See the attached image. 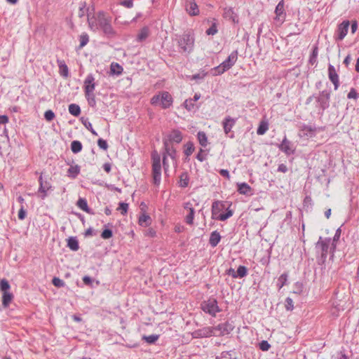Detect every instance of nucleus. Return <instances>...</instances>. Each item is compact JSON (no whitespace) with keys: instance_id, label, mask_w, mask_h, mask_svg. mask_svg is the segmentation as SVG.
<instances>
[{"instance_id":"nucleus-30","label":"nucleus","mask_w":359,"mask_h":359,"mask_svg":"<svg viewBox=\"0 0 359 359\" xmlns=\"http://www.w3.org/2000/svg\"><path fill=\"white\" fill-rule=\"evenodd\" d=\"M250 189V187L246 183L238 184V191L240 194H247Z\"/></svg>"},{"instance_id":"nucleus-60","label":"nucleus","mask_w":359,"mask_h":359,"mask_svg":"<svg viewBox=\"0 0 359 359\" xmlns=\"http://www.w3.org/2000/svg\"><path fill=\"white\" fill-rule=\"evenodd\" d=\"M121 5L128 8H131L133 6V0H123L121 2Z\"/></svg>"},{"instance_id":"nucleus-37","label":"nucleus","mask_w":359,"mask_h":359,"mask_svg":"<svg viewBox=\"0 0 359 359\" xmlns=\"http://www.w3.org/2000/svg\"><path fill=\"white\" fill-rule=\"evenodd\" d=\"M340 236H341V229L339 228L337 231H336V233L334 234V236L332 239V241L331 240V243H332V247L330 248V250H335V248H336V243L339 241V238H340Z\"/></svg>"},{"instance_id":"nucleus-44","label":"nucleus","mask_w":359,"mask_h":359,"mask_svg":"<svg viewBox=\"0 0 359 359\" xmlns=\"http://www.w3.org/2000/svg\"><path fill=\"white\" fill-rule=\"evenodd\" d=\"M85 96L88 102V104L91 106V107H94L95 105V94L94 93H89V94H85Z\"/></svg>"},{"instance_id":"nucleus-31","label":"nucleus","mask_w":359,"mask_h":359,"mask_svg":"<svg viewBox=\"0 0 359 359\" xmlns=\"http://www.w3.org/2000/svg\"><path fill=\"white\" fill-rule=\"evenodd\" d=\"M189 178L187 172H183L180 177V185L182 187H187L189 184Z\"/></svg>"},{"instance_id":"nucleus-20","label":"nucleus","mask_w":359,"mask_h":359,"mask_svg":"<svg viewBox=\"0 0 359 359\" xmlns=\"http://www.w3.org/2000/svg\"><path fill=\"white\" fill-rule=\"evenodd\" d=\"M169 142H174L176 143H180L182 140V133L178 130H174L171 132V133L168 136V139H165Z\"/></svg>"},{"instance_id":"nucleus-56","label":"nucleus","mask_w":359,"mask_h":359,"mask_svg":"<svg viewBox=\"0 0 359 359\" xmlns=\"http://www.w3.org/2000/svg\"><path fill=\"white\" fill-rule=\"evenodd\" d=\"M205 151L204 150H203L202 149H200L199 152L198 153L197 156H196V158L201 161V162H203V161L205 160L206 157H205Z\"/></svg>"},{"instance_id":"nucleus-23","label":"nucleus","mask_w":359,"mask_h":359,"mask_svg":"<svg viewBox=\"0 0 359 359\" xmlns=\"http://www.w3.org/2000/svg\"><path fill=\"white\" fill-rule=\"evenodd\" d=\"M221 240V236L217 231H214L211 233L209 243L212 247H216Z\"/></svg>"},{"instance_id":"nucleus-41","label":"nucleus","mask_w":359,"mask_h":359,"mask_svg":"<svg viewBox=\"0 0 359 359\" xmlns=\"http://www.w3.org/2000/svg\"><path fill=\"white\" fill-rule=\"evenodd\" d=\"M248 273V269L244 266H239L237 271H236V275L237 277L243 278L245 277Z\"/></svg>"},{"instance_id":"nucleus-45","label":"nucleus","mask_w":359,"mask_h":359,"mask_svg":"<svg viewBox=\"0 0 359 359\" xmlns=\"http://www.w3.org/2000/svg\"><path fill=\"white\" fill-rule=\"evenodd\" d=\"M233 215V211L231 210H228L226 213L220 214L217 219L220 221H225L228 218L231 217Z\"/></svg>"},{"instance_id":"nucleus-7","label":"nucleus","mask_w":359,"mask_h":359,"mask_svg":"<svg viewBox=\"0 0 359 359\" xmlns=\"http://www.w3.org/2000/svg\"><path fill=\"white\" fill-rule=\"evenodd\" d=\"M201 309L212 316H215L216 313L220 311L215 299H210L203 302L201 304Z\"/></svg>"},{"instance_id":"nucleus-29","label":"nucleus","mask_w":359,"mask_h":359,"mask_svg":"<svg viewBox=\"0 0 359 359\" xmlns=\"http://www.w3.org/2000/svg\"><path fill=\"white\" fill-rule=\"evenodd\" d=\"M198 142L202 147H206L208 144V138L204 132L200 131L197 135Z\"/></svg>"},{"instance_id":"nucleus-8","label":"nucleus","mask_w":359,"mask_h":359,"mask_svg":"<svg viewBox=\"0 0 359 359\" xmlns=\"http://www.w3.org/2000/svg\"><path fill=\"white\" fill-rule=\"evenodd\" d=\"M276 16L274 18L275 23L277 26L281 25L285 20V13L284 11V2L280 1L275 9Z\"/></svg>"},{"instance_id":"nucleus-19","label":"nucleus","mask_w":359,"mask_h":359,"mask_svg":"<svg viewBox=\"0 0 359 359\" xmlns=\"http://www.w3.org/2000/svg\"><path fill=\"white\" fill-rule=\"evenodd\" d=\"M236 118H233L230 116H227L224 119L222 125L225 134L227 135L231 131L232 127L236 123Z\"/></svg>"},{"instance_id":"nucleus-53","label":"nucleus","mask_w":359,"mask_h":359,"mask_svg":"<svg viewBox=\"0 0 359 359\" xmlns=\"http://www.w3.org/2000/svg\"><path fill=\"white\" fill-rule=\"evenodd\" d=\"M294 293L295 294H301L303 291V284L302 283L297 282L294 285Z\"/></svg>"},{"instance_id":"nucleus-21","label":"nucleus","mask_w":359,"mask_h":359,"mask_svg":"<svg viewBox=\"0 0 359 359\" xmlns=\"http://www.w3.org/2000/svg\"><path fill=\"white\" fill-rule=\"evenodd\" d=\"M39 191L43 194L42 196V198H44L46 196L47 191L50 189V185L48 182H44L43 181L42 175H41L39 177Z\"/></svg>"},{"instance_id":"nucleus-43","label":"nucleus","mask_w":359,"mask_h":359,"mask_svg":"<svg viewBox=\"0 0 359 359\" xmlns=\"http://www.w3.org/2000/svg\"><path fill=\"white\" fill-rule=\"evenodd\" d=\"M0 289L4 292H8L10 289V285L8 280L3 279L0 282Z\"/></svg>"},{"instance_id":"nucleus-49","label":"nucleus","mask_w":359,"mask_h":359,"mask_svg":"<svg viewBox=\"0 0 359 359\" xmlns=\"http://www.w3.org/2000/svg\"><path fill=\"white\" fill-rule=\"evenodd\" d=\"M44 118L48 121H51L55 118V114L52 110H47L44 113Z\"/></svg>"},{"instance_id":"nucleus-2","label":"nucleus","mask_w":359,"mask_h":359,"mask_svg":"<svg viewBox=\"0 0 359 359\" xmlns=\"http://www.w3.org/2000/svg\"><path fill=\"white\" fill-rule=\"evenodd\" d=\"M173 102L171 95L167 91H162L158 95H155L151 99L152 105H160L163 109L169 108Z\"/></svg>"},{"instance_id":"nucleus-32","label":"nucleus","mask_w":359,"mask_h":359,"mask_svg":"<svg viewBox=\"0 0 359 359\" xmlns=\"http://www.w3.org/2000/svg\"><path fill=\"white\" fill-rule=\"evenodd\" d=\"M71 149L74 154L80 152L82 149L81 143L77 140L73 141L71 144Z\"/></svg>"},{"instance_id":"nucleus-35","label":"nucleus","mask_w":359,"mask_h":359,"mask_svg":"<svg viewBox=\"0 0 359 359\" xmlns=\"http://www.w3.org/2000/svg\"><path fill=\"white\" fill-rule=\"evenodd\" d=\"M151 218L149 215H142L139 218V224L141 226H147L150 224Z\"/></svg>"},{"instance_id":"nucleus-4","label":"nucleus","mask_w":359,"mask_h":359,"mask_svg":"<svg viewBox=\"0 0 359 359\" xmlns=\"http://www.w3.org/2000/svg\"><path fill=\"white\" fill-rule=\"evenodd\" d=\"M95 20L97 21L99 27L106 35L108 36L114 35L115 32L111 27V20L107 18L103 12H99Z\"/></svg>"},{"instance_id":"nucleus-51","label":"nucleus","mask_w":359,"mask_h":359,"mask_svg":"<svg viewBox=\"0 0 359 359\" xmlns=\"http://www.w3.org/2000/svg\"><path fill=\"white\" fill-rule=\"evenodd\" d=\"M285 308L287 311H292L294 308L293 301L291 298L287 297L285 299Z\"/></svg>"},{"instance_id":"nucleus-16","label":"nucleus","mask_w":359,"mask_h":359,"mask_svg":"<svg viewBox=\"0 0 359 359\" xmlns=\"http://www.w3.org/2000/svg\"><path fill=\"white\" fill-rule=\"evenodd\" d=\"M163 145L165 149L163 154H165V156H170L172 160H175L176 156V150L173 148L171 143L166 140H163Z\"/></svg>"},{"instance_id":"nucleus-9","label":"nucleus","mask_w":359,"mask_h":359,"mask_svg":"<svg viewBox=\"0 0 359 359\" xmlns=\"http://www.w3.org/2000/svg\"><path fill=\"white\" fill-rule=\"evenodd\" d=\"M233 328L234 326L232 325V323L228 321L214 327L215 332H216L217 335L228 334L233 330Z\"/></svg>"},{"instance_id":"nucleus-10","label":"nucleus","mask_w":359,"mask_h":359,"mask_svg":"<svg viewBox=\"0 0 359 359\" xmlns=\"http://www.w3.org/2000/svg\"><path fill=\"white\" fill-rule=\"evenodd\" d=\"M183 208L187 211V215L185 216V222L189 225L194 224L195 210L193 204L191 202H186L183 204Z\"/></svg>"},{"instance_id":"nucleus-15","label":"nucleus","mask_w":359,"mask_h":359,"mask_svg":"<svg viewBox=\"0 0 359 359\" xmlns=\"http://www.w3.org/2000/svg\"><path fill=\"white\" fill-rule=\"evenodd\" d=\"M350 25V22L348 20L343 21L339 26L337 29L338 36L337 39L341 41L346 36L348 30V27Z\"/></svg>"},{"instance_id":"nucleus-33","label":"nucleus","mask_w":359,"mask_h":359,"mask_svg":"<svg viewBox=\"0 0 359 359\" xmlns=\"http://www.w3.org/2000/svg\"><path fill=\"white\" fill-rule=\"evenodd\" d=\"M77 205L82 210H83L86 212H89V208H88V203H87V201L86 199L79 198L77 201Z\"/></svg>"},{"instance_id":"nucleus-48","label":"nucleus","mask_w":359,"mask_h":359,"mask_svg":"<svg viewBox=\"0 0 359 359\" xmlns=\"http://www.w3.org/2000/svg\"><path fill=\"white\" fill-rule=\"evenodd\" d=\"M52 283L57 287H61L65 285V282L57 277H54L52 280Z\"/></svg>"},{"instance_id":"nucleus-40","label":"nucleus","mask_w":359,"mask_h":359,"mask_svg":"<svg viewBox=\"0 0 359 359\" xmlns=\"http://www.w3.org/2000/svg\"><path fill=\"white\" fill-rule=\"evenodd\" d=\"M158 337L159 336L158 334H151L149 336H144L142 339L149 344H154L158 340Z\"/></svg>"},{"instance_id":"nucleus-54","label":"nucleus","mask_w":359,"mask_h":359,"mask_svg":"<svg viewBox=\"0 0 359 359\" xmlns=\"http://www.w3.org/2000/svg\"><path fill=\"white\" fill-rule=\"evenodd\" d=\"M97 144L99 147L103 150H107L108 149L107 142L103 139H99L97 141Z\"/></svg>"},{"instance_id":"nucleus-25","label":"nucleus","mask_w":359,"mask_h":359,"mask_svg":"<svg viewBox=\"0 0 359 359\" xmlns=\"http://www.w3.org/2000/svg\"><path fill=\"white\" fill-rule=\"evenodd\" d=\"M149 34V30L147 27H144L140 29V33L137 34V41L142 42L144 41Z\"/></svg>"},{"instance_id":"nucleus-50","label":"nucleus","mask_w":359,"mask_h":359,"mask_svg":"<svg viewBox=\"0 0 359 359\" xmlns=\"http://www.w3.org/2000/svg\"><path fill=\"white\" fill-rule=\"evenodd\" d=\"M112 236L113 233L112 231L110 229H104L101 234L102 238L104 239H109L111 238Z\"/></svg>"},{"instance_id":"nucleus-38","label":"nucleus","mask_w":359,"mask_h":359,"mask_svg":"<svg viewBox=\"0 0 359 359\" xmlns=\"http://www.w3.org/2000/svg\"><path fill=\"white\" fill-rule=\"evenodd\" d=\"M79 41H80L79 48H82L89 41V36H88V35L87 34H86V33H83L80 36V37H79Z\"/></svg>"},{"instance_id":"nucleus-11","label":"nucleus","mask_w":359,"mask_h":359,"mask_svg":"<svg viewBox=\"0 0 359 359\" xmlns=\"http://www.w3.org/2000/svg\"><path fill=\"white\" fill-rule=\"evenodd\" d=\"M83 88L85 94L94 93L95 88V78L93 74H88L84 80Z\"/></svg>"},{"instance_id":"nucleus-62","label":"nucleus","mask_w":359,"mask_h":359,"mask_svg":"<svg viewBox=\"0 0 359 359\" xmlns=\"http://www.w3.org/2000/svg\"><path fill=\"white\" fill-rule=\"evenodd\" d=\"M83 124L86 126V128L92 133V134H93L94 135H97V133L95 132V130H94V129L92 127V124L90 122L86 121L83 123Z\"/></svg>"},{"instance_id":"nucleus-47","label":"nucleus","mask_w":359,"mask_h":359,"mask_svg":"<svg viewBox=\"0 0 359 359\" xmlns=\"http://www.w3.org/2000/svg\"><path fill=\"white\" fill-rule=\"evenodd\" d=\"M194 147L193 143L188 142L186 144V149L184 151L185 155L189 156H190L194 152Z\"/></svg>"},{"instance_id":"nucleus-52","label":"nucleus","mask_w":359,"mask_h":359,"mask_svg":"<svg viewBox=\"0 0 359 359\" xmlns=\"http://www.w3.org/2000/svg\"><path fill=\"white\" fill-rule=\"evenodd\" d=\"M217 32L216 24H212V26L206 30L208 35H214Z\"/></svg>"},{"instance_id":"nucleus-3","label":"nucleus","mask_w":359,"mask_h":359,"mask_svg":"<svg viewBox=\"0 0 359 359\" xmlns=\"http://www.w3.org/2000/svg\"><path fill=\"white\" fill-rule=\"evenodd\" d=\"M151 158L153 182L154 184L159 185L161 180V157L158 152L154 151L151 154Z\"/></svg>"},{"instance_id":"nucleus-64","label":"nucleus","mask_w":359,"mask_h":359,"mask_svg":"<svg viewBox=\"0 0 359 359\" xmlns=\"http://www.w3.org/2000/svg\"><path fill=\"white\" fill-rule=\"evenodd\" d=\"M278 171L281 172H284V173H285V172H286L287 171V166H286L285 164H283V163L280 164V165H278Z\"/></svg>"},{"instance_id":"nucleus-18","label":"nucleus","mask_w":359,"mask_h":359,"mask_svg":"<svg viewBox=\"0 0 359 359\" xmlns=\"http://www.w3.org/2000/svg\"><path fill=\"white\" fill-rule=\"evenodd\" d=\"M279 148L282 151L285 152L287 155L292 154L294 151L291 142L286 137L283 139L279 146Z\"/></svg>"},{"instance_id":"nucleus-26","label":"nucleus","mask_w":359,"mask_h":359,"mask_svg":"<svg viewBox=\"0 0 359 359\" xmlns=\"http://www.w3.org/2000/svg\"><path fill=\"white\" fill-rule=\"evenodd\" d=\"M67 246L74 251H76L79 248L78 241L74 237H71L68 239Z\"/></svg>"},{"instance_id":"nucleus-36","label":"nucleus","mask_w":359,"mask_h":359,"mask_svg":"<svg viewBox=\"0 0 359 359\" xmlns=\"http://www.w3.org/2000/svg\"><path fill=\"white\" fill-rule=\"evenodd\" d=\"M268 123L266 122H261L257 130V133L259 135H264L268 130Z\"/></svg>"},{"instance_id":"nucleus-6","label":"nucleus","mask_w":359,"mask_h":359,"mask_svg":"<svg viewBox=\"0 0 359 359\" xmlns=\"http://www.w3.org/2000/svg\"><path fill=\"white\" fill-rule=\"evenodd\" d=\"M238 51H233L220 65L215 67L216 74H222L229 69L237 61Z\"/></svg>"},{"instance_id":"nucleus-28","label":"nucleus","mask_w":359,"mask_h":359,"mask_svg":"<svg viewBox=\"0 0 359 359\" xmlns=\"http://www.w3.org/2000/svg\"><path fill=\"white\" fill-rule=\"evenodd\" d=\"M13 299V294L10 292H4L2 297V304L4 307H7Z\"/></svg>"},{"instance_id":"nucleus-5","label":"nucleus","mask_w":359,"mask_h":359,"mask_svg":"<svg viewBox=\"0 0 359 359\" xmlns=\"http://www.w3.org/2000/svg\"><path fill=\"white\" fill-rule=\"evenodd\" d=\"M331 247L332 243L330 238L323 239L322 237L319 238V240L316 245V248L318 252L320 253L321 258L323 261L326 259L329 252L333 255L334 250H330Z\"/></svg>"},{"instance_id":"nucleus-46","label":"nucleus","mask_w":359,"mask_h":359,"mask_svg":"<svg viewBox=\"0 0 359 359\" xmlns=\"http://www.w3.org/2000/svg\"><path fill=\"white\" fill-rule=\"evenodd\" d=\"M184 106L188 111H191L195 106L194 102L192 99H187L184 101Z\"/></svg>"},{"instance_id":"nucleus-58","label":"nucleus","mask_w":359,"mask_h":359,"mask_svg":"<svg viewBox=\"0 0 359 359\" xmlns=\"http://www.w3.org/2000/svg\"><path fill=\"white\" fill-rule=\"evenodd\" d=\"M128 204L126 203H120L119 204V210H121V214L122 215H125L127 211H128Z\"/></svg>"},{"instance_id":"nucleus-22","label":"nucleus","mask_w":359,"mask_h":359,"mask_svg":"<svg viewBox=\"0 0 359 359\" xmlns=\"http://www.w3.org/2000/svg\"><path fill=\"white\" fill-rule=\"evenodd\" d=\"M57 62L58 67L60 69V74L65 78L68 77L69 69H68V67L67 66V65L65 64V61L61 60H57Z\"/></svg>"},{"instance_id":"nucleus-55","label":"nucleus","mask_w":359,"mask_h":359,"mask_svg":"<svg viewBox=\"0 0 359 359\" xmlns=\"http://www.w3.org/2000/svg\"><path fill=\"white\" fill-rule=\"evenodd\" d=\"M26 215H27V213L25 210V208L22 205L20 207V209L19 210L18 215L19 219L23 220L26 217Z\"/></svg>"},{"instance_id":"nucleus-42","label":"nucleus","mask_w":359,"mask_h":359,"mask_svg":"<svg viewBox=\"0 0 359 359\" xmlns=\"http://www.w3.org/2000/svg\"><path fill=\"white\" fill-rule=\"evenodd\" d=\"M318 54V48L317 46H315L313 49L312 54L309 59V62L311 65H313L316 62V58Z\"/></svg>"},{"instance_id":"nucleus-39","label":"nucleus","mask_w":359,"mask_h":359,"mask_svg":"<svg viewBox=\"0 0 359 359\" xmlns=\"http://www.w3.org/2000/svg\"><path fill=\"white\" fill-rule=\"evenodd\" d=\"M287 280V273H283L278 280V287L279 289H281L286 283Z\"/></svg>"},{"instance_id":"nucleus-1","label":"nucleus","mask_w":359,"mask_h":359,"mask_svg":"<svg viewBox=\"0 0 359 359\" xmlns=\"http://www.w3.org/2000/svg\"><path fill=\"white\" fill-rule=\"evenodd\" d=\"M177 43L182 53H191L194 47V34L191 30L184 32L182 35L177 36Z\"/></svg>"},{"instance_id":"nucleus-57","label":"nucleus","mask_w":359,"mask_h":359,"mask_svg":"<svg viewBox=\"0 0 359 359\" xmlns=\"http://www.w3.org/2000/svg\"><path fill=\"white\" fill-rule=\"evenodd\" d=\"M207 75V73L202 72L198 74H196L191 76V79L193 80H198V79H203L205 76Z\"/></svg>"},{"instance_id":"nucleus-17","label":"nucleus","mask_w":359,"mask_h":359,"mask_svg":"<svg viewBox=\"0 0 359 359\" xmlns=\"http://www.w3.org/2000/svg\"><path fill=\"white\" fill-rule=\"evenodd\" d=\"M222 15L225 19L232 20L233 22H238L237 15L231 7L224 8Z\"/></svg>"},{"instance_id":"nucleus-59","label":"nucleus","mask_w":359,"mask_h":359,"mask_svg":"<svg viewBox=\"0 0 359 359\" xmlns=\"http://www.w3.org/2000/svg\"><path fill=\"white\" fill-rule=\"evenodd\" d=\"M270 344L266 341H262L259 344V348L262 351H268L270 348Z\"/></svg>"},{"instance_id":"nucleus-27","label":"nucleus","mask_w":359,"mask_h":359,"mask_svg":"<svg viewBox=\"0 0 359 359\" xmlns=\"http://www.w3.org/2000/svg\"><path fill=\"white\" fill-rule=\"evenodd\" d=\"M69 111L72 115L78 116L81 114V109L78 104H71L69 105Z\"/></svg>"},{"instance_id":"nucleus-12","label":"nucleus","mask_w":359,"mask_h":359,"mask_svg":"<svg viewBox=\"0 0 359 359\" xmlns=\"http://www.w3.org/2000/svg\"><path fill=\"white\" fill-rule=\"evenodd\" d=\"M195 337H209L216 336L217 334L215 332L214 327H206L199 329L194 332Z\"/></svg>"},{"instance_id":"nucleus-61","label":"nucleus","mask_w":359,"mask_h":359,"mask_svg":"<svg viewBox=\"0 0 359 359\" xmlns=\"http://www.w3.org/2000/svg\"><path fill=\"white\" fill-rule=\"evenodd\" d=\"M347 97L349 99H356L358 97V93L354 88H351Z\"/></svg>"},{"instance_id":"nucleus-34","label":"nucleus","mask_w":359,"mask_h":359,"mask_svg":"<svg viewBox=\"0 0 359 359\" xmlns=\"http://www.w3.org/2000/svg\"><path fill=\"white\" fill-rule=\"evenodd\" d=\"M79 172L80 168L78 165L70 166L67 171L69 176L72 178H75L79 175Z\"/></svg>"},{"instance_id":"nucleus-24","label":"nucleus","mask_w":359,"mask_h":359,"mask_svg":"<svg viewBox=\"0 0 359 359\" xmlns=\"http://www.w3.org/2000/svg\"><path fill=\"white\" fill-rule=\"evenodd\" d=\"M123 67L117 62H112L110 66V72L111 74L120 75L123 72Z\"/></svg>"},{"instance_id":"nucleus-14","label":"nucleus","mask_w":359,"mask_h":359,"mask_svg":"<svg viewBox=\"0 0 359 359\" xmlns=\"http://www.w3.org/2000/svg\"><path fill=\"white\" fill-rule=\"evenodd\" d=\"M185 9L191 16H196L199 14V8L194 0H187Z\"/></svg>"},{"instance_id":"nucleus-63","label":"nucleus","mask_w":359,"mask_h":359,"mask_svg":"<svg viewBox=\"0 0 359 359\" xmlns=\"http://www.w3.org/2000/svg\"><path fill=\"white\" fill-rule=\"evenodd\" d=\"M219 174L226 177V179L229 180L230 178V175H229V172L227 170H225V169H222L219 170Z\"/></svg>"},{"instance_id":"nucleus-13","label":"nucleus","mask_w":359,"mask_h":359,"mask_svg":"<svg viewBox=\"0 0 359 359\" xmlns=\"http://www.w3.org/2000/svg\"><path fill=\"white\" fill-rule=\"evenodd\" d=\"M328 76L334 86V90H337L339 86V76L334 67L332 65H329L328 66Z\"/></svg>"}]
</instances>
